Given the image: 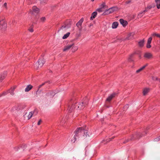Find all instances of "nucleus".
<instances>
[{
  "label": "nucleus",
  "instance_id": "nucleus-26",
  "mask_svg": "<svg viewBox=\"0 0 160 160\" xmlns=\"http://www.w3.org/2000/svg\"><path fill=\"white\" fill-rule=\"evenodd\" d=\"M70 34V32H68L66 34H65L62 37V39H65L67 38L68 36H69Z\"/></svg>",
  "mask_w": 160,
  "mask_h": 160
},
{
  "label": "nucleus",
  "instance_id": "nucleus-44",
  "mask_svg": "<svg viewBox=\"0 0 160 160\" xmlns=\"http://www.w3.org/2000/svg\"><path fill=\"white\" fill-rule=\"evenodd\" d=\"M94 0H91L92 2H93Z\"/></svg>",
  "mask_w": 160,
  "mask_h": 160
},
{
  "label": "nucleus",
  "instance_id": "nucleus-35",
  "mask_svg": "<svg viewBox=\"0 0 160 160\" xmlns=\"http://www.w3.org/2000/svg\"><path fill=\"white\" fill-rule=\"evenodd\" d=\"M41 122H42L41 120L40 119V120H39L38 122V125H40L41 124Z\"/></svg>",
  "mask_w": 160,
  "mask_h": 160
},
{
  "label": "nucleus",
  "instance_id": "nucleus-32",
  "mask_svg": "<svg viewBox=\"0 0 160 160\" xmlns=\"http://www.w3.org/2000/svg\"><path fill=\"white\" fill-rule=\"evenodd\" d=\"M152 79L153 80H154V81H157V80L158 81V80H159V79H158L157 77H154V76L152 77Z\"/></svg>",
  "mask_w": 160,
  "mask_h": 160
},
{
  "label": "nucleus",
  "instance_id": "nucleus-46",
  "mask_svg": "<svg viewBox=\"0 0 160 160\" xmlns=\"http://www.w3.org/2000/svg\"><path fill=\"white\" fill-rule=\"evenodd\" d=\"M128 59V60H129V59H130V58H129Z\"/></svg>",
  "mask_w": 160,
  "mask_h": 160
},
{
  "label": "nucleus",
  "instance_id": "nucleus-7",
  "mask_svg": "<svg viewBox=\"0 0 160 160\" xmlns=\"http://www.w3.org/2000/svg\"><path fill=\"white\" fill-rule=\"evenodd\" d=\"M3 17L0 18V27L2 28L5 29L6 28L7 24Z\"/></svg>",
  "mask_w": 160,
  "mask_h": 160
},
{
  "label": "nucleus",
  "instance_id": "nucleus-5",
  "mask_svg": "<svg viewBox=\"0 0 160 160\" xmlns=\"http://www.w3.org/2000/svg\"><path fill=\"white\" fill-rule=\"evenodd\" d=\"M45 62V60L43 58L39 59L35 65V67L37 69L41 68Z\"/></svg>",
  "mask_w": 160,
  "mask_h": 160
},
{
  "label": "nucleus",
  "instance_id": "nucleus-31",
  "mask_svg": "<svg viewBox=\"0 0 160 160\" xmlns=\"http://www.w3.org/2000/svg\"><path fill=\"white\" fill-rule=\"evenodd\" d=\"M97 11L99 12H102L103 11L102 8H98L97 10Z\"/></svg>",
  "mask_w": 160,
  "mask_h": 160
},
{
  "label": "nucleus",
  "instance_id": "nucleus-34",
  "mask_svg": "<svg viewBox=\"0 0 160 160\" xmlns=\"http://www.w3.org/2000/svg\"><path fill=\"white\" fill-rule=\"evenodd\" d=\"M160 140V136L157 138H156L155 139V140L156 141H158Z\"/></svg>",
  "mask_w": 160,
  "mask_h": 160
},
{
  "label": "nucleus",
  "instance_id": "nucleus-45",
  "mask_svg": "<svg viewBox=\"0 0 160 160\" xmlns=\"http://www.w3.org/2000/svg\"><path fill=\"white\" fill-rule=\"evenodd\" d=\"M158 81H159V82H160V79H159Z\"/></svg>",
  "mask_w": 160,
  "mask_h": 160
},
{
  "label": "nucleus",
  "instance_id": "nucleus-20",
  "mask_svg": "<svg viewBox=\"0 0 160 160\" xmlns=\"http://www.w3.org/2000/svg\"><path fill=\"white\" fill-rule=\"evenodd\" d=\"M155 2L156 3L157 8L158 9H159L160 8V0H155Z\"/></svg>",
  "mask_w": 160,
  "mask_h": 160
},
{
  "label": "nucleus",
  "instance_id": "nucleus-28",
  "mask_svg": "<svg viewBox=\"0 0 160 160\" xmlns=\"http://www.w3.org/2000/svg\"><path fill=\"white\" fill-rule=\"evenodd\" d=\"M8 93V91H7L2 92L1 94H0V97L2 96H4L6 95Z\"/></svg>",
  "mask_w": 160,
  "mask_h": 160
},
{
  "label": "nucleus",
  "instance_id": "nucleus-43",
  "mask_svg": "<svg viewBox=\"0 0 160 160\" xmlns=\"http://www.w3.org/2000/svg\"><path fill=\"white\" fill-rule=\"evenodd\" d=\"M72 139V140H74V137H73V138L71 139Z\"/></svg>",
  "mask_w": 160,
  "mask_h": 160
},
{
  "label": "nucleus",
  "instance_id": "nucleus-36",
  "mask_svg": "<svg viewBox=\"0 0 160 160\" xmlns=\"http://www.w3.org/2000/svg\"><path fill=\"white\" fill-rule=\"evenodd\" d=\"M152 8V7L151 6H149L147 7L145 9H146L147 8V11L149 10Z\"/></svg>",
  "mask_w": 160,
  "mask_h": 160
},
{
  "label": "nucleus",
  "instance_id": "nucleus-29",
  "mask_svg": "<svg viewBox=\"0 0 160 160\" xmlns=\"http://www.w3.org/2000/svg\"><path fill=\"white\" fill-rule=\"evenodd\" d=\"M152 36H156L157 37L160 38V34H158L154 33L152 34Z\"/></svg>",
  "mask_w": 160,
  "mask_h": 160
},
{
  "label": "nucleus",
  "instance_id": "nucleus-22",
  "mask_svg": "<svg viewBox=\"0 0 160 160\" xmlns=\"http://www.w3.org/2000/svg\"><path fill=\"white\" fill-rule=\"evenodd\" d=\"M118 25V23L117 22H114L112 24V28H116Z\"/></svg>",
  "mask_w": 160,
  "mask_h": 160
},
{
  "label": "nucleus",
  "instance_id": "nucleus-16",
  "mask_svg": "<svg viewBox=\"0 0 160 160\" xmlns=\"http://www.w3.org/2000/svg\"><path fill=\"white\" fill-rule=\"evenodd\" d=\"M7 75L6 72H4L0 75V81L3 80Z\"/></svg>",
  "mask_w": 160,
  "mask_h": 160
},
{
  "label": "nucleus",
  "instance_id": "nucleus-33",
  "mask_svg": "<svg viewBox=\"0 0 160 160\" xmlns=\"http://www.w3.org/2000/svg\"><path fill=\"white\" fill-rule=\"evenodd\" d=\"M28 31L31 32H32L33 31V28L32 27H30L28 29Z\"/></svg>",
  "mask_w": 160,
  "mask_h": 160
},
{
  "label": "nucleus",
  "instance_id": "nucleus-9",
  "mask_svg": "<svg viewBox=\"0 0 160 160\" xmlns=\"http://www.w3.org/2000/svg\"><path fill=\"white\" fill-rule=\"evenodd\" d=\"M16 87L15 86L9 89L8 90V93H10V95L12 96H13L15 94L14 91Z\"/></svg>",
  "mask_w": 160,
  "mask_h": 160
},
{
  "label": "nucleus",
  "instance_id": "nucleus-6",
  "mask_svg": "<svg viewBox=\"0 0 160 160\" xmlns=\"http://www.w3.org/2000/svg\"><path fill=\"white\" fill-rule=\"evenodd\" d=\"M55 94V92L53 90L49 91L45 94V98L47 99H50L53 98Z\"/></svg>",
  "mask_w": 160,
  "mask_h": 160
},
{
  "label": "nucleus",
  "instance_id": "nucleus-37",
  "mask_svg": "<svg viewBox=\"0 0 160 160\" xmlns=\"http://www.w3.org/2000/svg\"><path fill=\"white\" fill-rule=\"evenodd\" d=\"M114 138V137H112V138H109L108 139V141H107V142H109L111 141L112 139H113Z\"/></svg>",
  "mask_w": 160,
  "mask_h": 160
},
{
  "label": "nucleus",
  "instance_id": "nucleus-8",
  "mask_svg": "<svg viewBox=\"0 0 160 160\" xmlns=\"http://www.w3.org/2000/svg\"><path fill=\"white\" fill-rule=\"evenodd\" d=\"M116 95V93H113L109 95L106 99V101L109 102Z\"/></svg>",
  "mask_w": 160,
  "mask_h": 160
},
{
  "label": "nucleus",
  "instance_id": "nucleus-10",
  "mask_svg": "<svg viewBox=\"0 0 160 160\" xmlns=\"http://www.w3.org/2000/svg\"><path fill=\"white\" fill-rule=\"evenodd\" d=\"M147 12V8L146 9H145V10L143 11L142 12H141L138 14L137 16V18H141L142 17V16L144 15V13Z\"/></svg>",
  "mask_w": 160,
  "mask_h": 160
},
{
  "label": "nucleus",
  "instance_id": "nucleus-11",
  "mask_svg": "<svg viewBox=\"0 0 160 160\" xmlns=\"http://www.w3.org/2000/svg\"><path fill=\"white\" fill-rule=\"evenodd\" d=\"M148 65V64L147 63L145 65L142 66V67H141L140 68L136 70V73H138L139 72L142 71V70H143Z\"/></svg>",
  "mask_w": 160,
  "mask_h": 160
},
{
  "label": "nucleus",
  "instance_id": "nucleus-21",
  "mask_svg": "<svg viewBox=\"0 0 160 160\" xmlns=\"http://www.w3.org/2000/svg\"><path fill=\"white\" fill-rule=\"evenodd\" d=\"M97 14V13L96 12H93L92 14V16L91 17V19L92 20L94 18L96 17V16Z\"/></svg>",
  "mask_w": 160,
  "mask_h": 160
},
{
  "label": "nucleus",
  "instance_id": "nucleus-25",
  "mask_svg": "<svg viewBox=\"0 0 160 160\" xmlns=\"http://www.w3.org/2000/svg\"><path fill=\"white\" fill-rule=\"evenodd\" d=\"M34 112H30L28 116V119H29L31 118L32 117L33 115V114Z\"/></svg>",
  "mask_w": 160,
  "mask_h": 160
},
{
  "label": "nucleus",
  "instance_id": "nucleus-39",
  "mask_svg": "<svg viewBox=\"0 0 160 160\" xmlns=\"http://www.w3.org/2000/svg\"><path fill=\"white\" fill-rule=\"evenodd\" d=\"M105 5V3H103V4L102 5V8H103L104 7Z\"/></svg>",
  "mask_w": 160,
  "mask_h": 160
},
{
  "label": "nucleus",
  "instance_id": "nucleus-12",
  "mask_svg": "<svg viewBox=\"0 0 160 160\" xmlns=\"http://www.w3.org/2000/svg\"><path fill=\"white\" fill-rule=\"evenodd\" d=\"M32 10L33 12L36 14H38L40 11L39 8H38L36 6H34L32 7Z\"/></svg>",
  "mask_w": 160,
  "mask_h": 160
},
{
  "label": "nucleus",
  "instance_id": "nucleus-41",
  "mask_svg": "<svg viewBox=\"0 0 160 160\" xmlns=\"http://www.w3.org/2000/svg\"><path fill=\"white\" fill-rule=\"evenodd\" d=\"M7 3H6V2H5V3L4 4V6L5 7H6V6H7Z\"/></svg>",
  "mask_w": 160,
  "mask_h": 160
},
{
  "label": "nucleus",
  "instance_id": "nucleus-2",
  "mask_svg": "<svg viewBox=\"0 0 160 160\" xmlns=\"http://www.w3.org/2000/svg\"><path fill=\"white\" fill-rule=\"evenodd\" d=\"M76 104V102H74L72 105L70 109H69V111H70V112H72L74 109L76 108L77 109H81L83 108L85 106L87 105L88 104V102L86 101L85 102H82L80 103H79L78 104V106L77 108L75 107V104Z\"/></svg>",
  "mask_w": 160,
  "mask_h": 160
},
{
  "label": "nucleus",
  "instance_id": "nucleus-4",
  "mask_svg": "<svg viewBox=\"0 0 160 160\" xmlns=\"http://www.w3.org/2000/svg\"><path fill=\"white\" fill-rule=\"evenodd\" d=\"M118 8L117 7H114L109 8L108 9L106 10L103 13L104 15H108L114 12L118 11Z\"/></svg>",
  "mask_w": 160,
  "mask_h": 160
},
{
  "label": "nucleus",
  "instance_id": "nucleus-15",
  "mask_svg": "<svg viewBox=\"0 0 160 160\" xmlns=\"http://www.w3.org/2000/svg\"><path fill=\"white\" fill-rule=\"evenodd\" d=\"M150 89L148 88H144L142 92L143 95L144 96L147 95Z\"/></svg>",
  "mask_w": 160,
  "mask_h": 160
},
{
  "label": "nucleus",
  "instance_id": "nucleus-19",
  "mask_svg": "<svg viewBox=\"0 0 160 160\" xmlns=\"http://www.w3.org/2000/svg\"><path fill=\"white\" fill-rule=\"evenodd\" d=\"M152 55L150 53H146L144 55V57L147 58H150L152 57Z\"/></svg>",
  "mask_w": 160,
  "mask_h": 160
},
{
  "label": "nucleus",
  "instance_id": "nucleus-1",
  "mask_svg": "<svg viewBox=\"0 0 160 160\" xmlns=\"http://www.w3.org/2000/svg\"><path fill=\"white\" fill-rule=\"evenodd\" d=\"M85 132L86 134L87 133L86 131H85L82 129V128H78L75 131V135L74 136V140H71V141L72 142H74L76 140L77 138L80 137L81 136L83 135L84 136Z\"/></svg>",
  "mask_w": 160,
  "mask_h": 160
},
{
  "label": "nucleus",
  "instance_id": "nucleus-17",
  "mask_svg": "<svg viewBox=\"0 0 160 160\" xmlns=\"http://www.w3.org/2000/svg\"><path fill=\"white\" fill-rule=\"evenodd\" d=\"M134 35L135 33L133 32L129 33L128 35V37H127V39H132L133 38Z\"/></svg>",
  "mask_w": 160,
  "mask_h": 160
},
{
  "label": "nucleus",
  "instance_id": "nucleus-40",
  "mask_svg": "<svg viewBox=\"0 0 160 160\" xmlns=\"http://www.w3.org/2000/svg\"><path fill=\"white\" fill-rule=\"evenodd\" d=\"M44 2H47L48 0H43Z\"/></svg>",
  "mask_w": 160,
  "mask_h": 160
},
{
  "label": "nucleus",
  "instance_id": "nucleus-23",
  "mask_svg": "<svg viewBox=\"0 0 160 160\" xmlns=\"http://www.w3.org/2000/svg\"><path fill=\"white\" fill-rule=\"evenodd\" d=\"M83 21V19H81L80 20H79L77 23L76 25L78 27V28L81 26L82 23Z\"/></svg>",
  "mask_w": 160,
  "mask_h": 160
},
{
  "label": "nucleus",
  "instance_id": "nucleus-18",
  "mask_svg": "<svg viewBox=\"0 0 160 160\" xmlns=\"http://www.w3.org/2000/svg\"><path fill=\"white\" fill-rule=\"evenodd\" d=\"M33 87L31 85H28L26 88L25 89V92H28Z\"/></svg>",
  "mask_w": 160,
  "mask_h": 160
},
{
  "label": "nucleus",
  "instance_id": "nucleus-38",
  "mask_svg": "<svg viewBox=\"0 0 160 160\" xmlns=\"http://www.w3.org/2000/svg\"><path fill=\"white\" fill-rule=\"evenodd\" d=\"M44 83H43L42 84L39 85L38 86L39 88H41L43 85H44Z\"/></svg>",
  "mask_w": 160,
  "mask_h": 160
},
{
  "label": "nucleus",
  "instance_id": "nucleus-27",
  "mask_svg": "<svg viewBox=\"0 0 160 160\" xmlns=\"http://www.w3.org/2000/svg\"><path fill=\"white\" fill-rule=\"evenodd\" d=\"M144 40H142L138 42V44L139 46L141 47H142L144 45Z\"/></svg>",
  "mask_w": 160,
  "mask_h": 160
},
{
  "label": "nucleus",
  "instance_id": "nucleus-13",
  "mask_svg": "<svg viewBox=\"0 0 160 160\" xmlns=\"http://www.w3.org/2000/svg\"><path fill=\"white\" fill-rule=\"evenodd\" d=\"M152 38V37H150L148 39L146 47L147 48H150L151 47L150 44L151 43Z\"/></svg>",
  "mask_w": 160,
  "mask_h": 160
},
{
  "label": "nucleus",
  "instance_id": "nucleus-24",
  "mask_svg": "<svg viewBox=\"0 0 160 160\" xmlns=\"http://www.w3.org/2000/svg\"><path fill=\"white\" fill-rule=\"evenodd\" d=\"M46 20V18L45 17H41L39 19V21L40 22L44 23L45 22Z\"/></svg>",
  "mask_w": 160,
  "mask_h": 160
},
{
  "label": "nucleus",
  "instance_id": "nucleus-14",
  "mask_svg": "<svg viewBox=\"0 0 160 160\" xmlns=\"http://www.w3.org/2000/svg\"><path fill=\"white\" fill-rule=\"evenodd\" d=\"M119 21L120 23L124 27L126 26L128 24L127 22L122 19H120L119 20Z\"/></svg>",
  "mask_w": 160,
  "mask_h": 160
},
{
  "label": "nucleus",
  "instance_id": "nucleus-42",
  "mask_svg": "<svg viewBox=\"0 0 160 160\" xmlns=\"http://www.w3.org/2000/svg\"><path fill=\"white\" fill-rule=\"evenodd\" d=\"M130 2V1H128V2H126L127 4H128V3H129Z\"/></svg>",
  "mask_w": 160,
  "mask_h": 160
},
{
  "label": "nucleus",
  "instance_id": "nucleus-3",
  "mask_svg": "<svg viewBox=\"0 0 160 160\" xmlns=\"http://www.w3.org/2000/svg\"><path fill=\"white\" fill-rule=\"evenodd\" d=\"M74 43H72L71 44H69L65 46L63 49V51L65 52L69 50L70 49L72 48V52H74L77 51L78 48V47L77 46H74Z\"/></svg>",
  "mask_w": 160,
  "mask_h": 160
},
{
  "label": "nucleus",
  "instance_id": "nucleus-30",
  "mask_svg": "<svg viewBox=\"0 0 160 160\" xmlns=\"http://www.w3.org/2000/svg\"><path fill=\"white\" fill-rule=\"evenodd\" d=\"M66 26H62L61 27L60 29H59V31H60L61 30H66Z\"/></svg>",
  "mask_w": 160,
  "mask_h": 160
}]
</instances>
